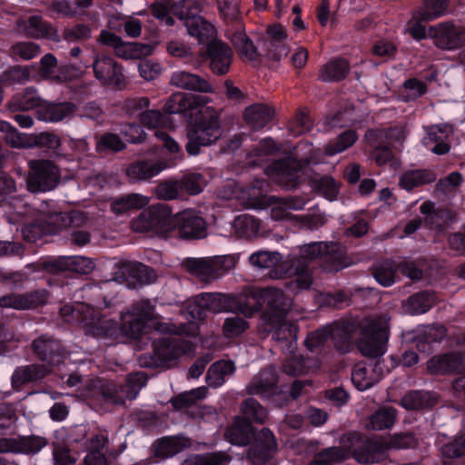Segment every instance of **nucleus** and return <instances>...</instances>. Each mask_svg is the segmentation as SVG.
<instances>
[{"label":"nucleus","instance_id":"28","mask_svg":"<svg viewBox=\"0 0 465 465\" xmlns=\"http://www.w3.org/2000/svg\"><path fill=\"white\" fill-rule=\"evenodd\" d=\"M44 265L51 272L69 270L80 274H87L94 268L92 261L83 256L59 257L45 262Z\"/></svg>","mask_w":465,"mask_h":465},{"label":"nucleus","instance_id":"27","mask_svg":"<svg viewBox=\"0 0 465 465\" xmlns=\"http://www.w3.org/2000/svg\"><path fill=\"white\" fill-rule=\"evenodd\" d=\"M277 380L276 369L274 367L266 368L252 379L246 387V391L250 395L269 397L277 391Z\"/></svg>","mask_w":465,"mask_h":465},{"label":"nucleus","instance_id":"10","mask_svg":"<svg viewBox=\"0 0 465 465\" xmlns=\"http://www.w3.org/2000/svg\"><path fill=\"white\" fill-rule=\"evenodd\" d=\"M356 322L359 323L357 321ZM359 326L361 331L357 347L361 354L370 358H377L383 355L386 351L388 341L387 330L381 322L369 319L358 324Z\"/></svg>","mask_w":465,"mask_h":465},{"label":"nucleus","instance_id":"14","mask_svg":"<svg viewBox=\"0 0 465 465\" xmlns=\"http://www.w3.org/2000/svg\"><path fill=\"white\" fill-rule=\"evenodd\" d=\"M207 235V223L201 213L185 209L175 213L173 237L186 240L203 239Z\"/></svg>","mask_w":465,"mask_h":465},{"label":"nucleus","instance_id":"38","mask_svg":"<svg viewBox=\"0 0 465 465\" xmlns=\"http://www.w3.org/2000/svg\"><path fill=\"white\" fill-rule=\"evenodd\" d=\"M436 180V174L426 169L409 170L404 172L399 179L401 188L410 192L417 187L429 184Z\"/></svg>","mask_w":465,"mask_h":465},{"label":"nucleus","instance_id":"63","mask_svg":"<svg viewBox=\"0 0 465 465\" xmlns=\"http://www.w3.org/2000/svg\"><path fill=\"white\" fill-rule=\"evenodd\" d=\"M40 54V46L33 42H19L10 49V55L22 60H30Z\"/></svg>","mask_w":465,"mask_h":465},{"label":"nucleus","instance_id":"52","mask_svg":"<svg viewBox=\"0 0 465 465\" xmlns=\"http://www.w3.org/2000/svg\"><path fill=\"white\" fill-rule=\"evenodd\" d=\"M236 232L245 238L255 237L260 230V221L253 216L243 214L238 216L234 221Z\"/></svg>","mask_w":465,"mask_h":465},{"label":"nucleus","instance_id":"29","mask_svg":"<svg viewBox=\"0 0 465 465\" xmlns=\"http://www.w3.org/2000/svg\"><path fill=\"white\" fill-rule=\"evenodd\" d=\"M170 84L180 89L199 93L214 92L213 85L206 79L198 74L182 70L172 74Z\"/></svg>","mask_w":465,"mask_h":465},{"label":"nucleus","instance_id":"23","mask_svg":"<svg viewBox=\"0 0 465 465\" xmlns=\"http://www.w3.org/2000/svg\"><path fill=\"white\" fill-rule=\"evenodd\" d=\"M453 134L452 126L447 124L430 125L425 128L422 143L433 153L446 154L450 149V138Z\"/></svg>","mask_w":465,"mask_h":465},{"label":"nucleus","instance_id":"33","mask_svg":"<svg viewBox=\"0 0 465 465\" xmlns=\"http://www.w3.org/2000/svg\"><path fill=\"white\" fill-rule=\"evenodd\" d=\"M165 168L166 164L162 162L137 161L128 166L126 175L132 183L147 181L158 175Z\"/></svg>","mask_w":465,"mask_h":465},{"label":"nucleus","instance_id":"55","mask_svg":"<svg viewBox=\"0 0 465 465\" xmlns=\"http://www.w3.org/2000/svg\"><path fill=\"white\" fill-rule=\"evenodd\" d=\"M447 0H425L419 12V18L424 21H430L441 16L447 10Z\"/></svg>","mask_w":465,"mask_h":465},{"label":"nucleus","instance_id":"57","mask_svg":"<svg viewBox=\"0 0 465 465\" xmlns=\"http://www.w3.org/2000/svg\"><path fill=\"white\" fill-rule=\"evenodd\" d=\"M241 411L250 422L263 423L267 418V412L260 403L252 398L245 400L241 406Z\"/></svg>","mask_w":465,"mask_h":465},{"label":"nucleus","instance_id":"56","mask_svg":"<svg viewBox=\"0 0 465 465\" xmlns=\"http://www.w3.org/2000/svg\"><path fill=\"white\" fill-rule=\"evenodd\" d=\"M278 151L275 142L272 138L262 139L247 155L250 164H261L264 157Z\"/></svg>","mask_w":465,"mask_h":465},{"label":"nucleus","instance_id":"62","mask_svg":"<svg viewBox=\"0 0 465 465\" xmlns=\"http://www.w3.org/2000/svg\"><path fill=\"white\" fill-rule=\"evenodd\" d=\"M190 108L188 94L175 93L172 94L163 105L166 114H181L186 112Z\"/></svg>","mask_w":465,"mask_h":465},{"label":"nucleus","instance_id":"3","mask_svg":"<svg viewBox=\"0 0 465 465\" xmlns=\"http://www.w3.org/2000/svg\"><path fill=\"white\" fill-rule=\"evenodd\" d=\"M357 329L358 323L354 319L335 322L330 326L309 333L304 344L311 352L320 353L328 339L331 338L336 350L341 353H346L352 348V340Z\"/></svg>","mask_w":465,"mask_h":465},{"label":"nucleus","instance_id":"30","mask_svg":"<svg viewBox=\"0 0 465 465\" xmlns=\"http://www.w3.org/2000/svg\"><path fill=\"white\" fill-rule=\"evenodd\" d=\"M276 448V440L269 429H262L258 436L255 445L248 451V459L254 463H264Z\"/></svg>","mask_w":465,"mask_h":465},{"label":"nucleus","instance_id":"42","mask_svg":"<svg viewBox=\"0 0 465 465\" xmlns=\"http://www.w3.org/2000/svg\"><path fill=\"white\" fill-rule=\"evenodd\" d=\"M436 401L433 392L415 391L406 394L401 400V405L406 410H422L432 407Z\"/></svg>","mask_w":465,"mask_h":465},{"label":"nucleus","instance_id":"16","mask_svg":"<svg viewBox=\"0 0 465 465\" xmlns=\"http://www.w3.org/2000/svg\"><path fill=\"white\" fill-rule=\"evenodd\" d=\"M97 41L102 45L112 47L114 54L123 59H141L153 53V46L141 43L124 42L115 34L107 30H102Z\"/></svg>","mask_w":465,"mask_h":465},{"label":"nucleus","instance_id":"31","mask_svg":"<svg viewBox=\"0 0 465 465\" xmlns=\"http://www.w3.org/2000/svg\"><path fill=\"white\" fill-rule=\"evenodd\" d=\"M282 317L281 321L262 322L263 331L272 333V339L277 342L285 343L286 347L292 348V342L296 340V328Z\"/></svg>","mask_w":465,"mask_h":465},{"label":"nucleus","instance_id":"60","mask_svg":"<svg viewBox=\"0 0 465 465\" xmlns=\"http://www.w3.org/2000/svg\"><path fill=\"white\" fill-rule=\"evenodd\" d=\"M125 148V143L118 134L105 133L102 134L96 142L95 149L99 153L112 151L120 152Z\"/></svg>","mask_w":465,"mask_h":465},{"label":"nucleus","instance_id":"48","mask_svg":"<svg viewBox=\"0 0 465 465\" xmlns=\"http://www.w3.org/2000/svg\"><path fill=\"white\" fill-rule=\"evenodd\" d=\"M358 139V134L353 130H346L341 133L338 137L324 146V153L332 156L342 153L352 146Z\"/></svg>","mask_w":465,"mask_h":465},{"label":"nucleus","instance_id":"49","mask_svg":"<svg viewBox=\"0 0 465 465\" xmlns=\"http://www.w3.org/2000/svg\"><path fill=\"white\" fill-rule=\"evenodd\" d=\"M207 395V388L204 386L185 391L171 400L175 410H188L197 404L198 401Z\"/></svg>","mask_w":465,"mask_h":465},{"label":"nucleus","instance_id":"21","mask_svg":"<svg viewBox=\"0 0 465 465\" xmlns=\"http://www.w3.org/2000/svg\"><path fill=\"white\" fill-rule=\"evenodd\" d=\"M47 300L48 292L44 289L25 293L12 292L0 298V307L3 309L25 311L44 305Z\"/></svg>","mask_w":465,"mask_h":465},{"label":"nucleus","instance_id":"41","mask_svg":"<svg viewBox=\"0 0 465 465\" xmlns=\"http://www.w3.org/2000/svg\"><path fill=\"white\" fill-rule=\"evenodd\" d=\"M350 64L346 59L335 58L325 64L320 70V79L323 82H338L349 73Z\"/></svg>","mask_w":465,"mask_h":465},{"label":"nucleus","instance_id":"12","mask_svg":"<svg viewBox=\"0 0 465 465\" xmlns=\"http://www.w3.org/2000/svg\"><path fill=\"white\" fill-rule=\"evenodd\" d=\"M30 174L27 186L31 192H46L55 188L60 182L58 167L48 160L29 162Z\"/></svg>","mask_w":465,"mask_h":465},{"label":"nucleus","instance_id":"9","mask_svg":"<svg viewBox=\"0 0 465 465\" xmlns=\"http://www.w3.org/2000/svg\"><path fill=\"white\" fill-rule=\"evenodd\" d=\"M60 314L66 321H70L68 317L71 315H79L77 319L80 321L82 328L87 335L94 337L113 336L117 330L115 322L102 317L99 312L88 305H81L77 310H74L71 305L66 304L61 307Z\"/></svg>","mask_w":465,"mask_h":465},{"label":"nucleus","instance_id":"26","mask_svg":"<svg viewBox=\"0 0 465 465\" xmlns=\"http://www.w3.org/2000/svg\"><path fill=\"white\" fill-rule=\"evenodd\" d=\"M427 370L433 375L463 372L465 371L464 357L460 353L434 356L428 361Z\"/></svg>","mask_w":465,"mask_h":465},{"label":"nucleus","instance_id":"58","mask_svg":"<svg viewBox=\"0 0 465 465\" xmlns=\"http://www.w3.org/2000/svg\"><path fill=\"white\" fill-rule=\"evenodd\" d=\"M311 360H305L302 355H293L285 360L282 364L283 371L292 376L307 374L311 369Z\"/></svg>","mask_w":465,"mask_h":465},{"label":"nucleus","instance_id":"32","mask_svg":"<svg viewBox=\"0 0 465 465\" xmlns=\"http://www.w3.org/2000/svg\"><path fill=\"white\" fill-rule=\"evenodd\" d=\"M74 110V104L70 102L52 104L44 101L36 111V117L44 122L56 123L71 117Z\"/></svg>","mask_w":465,"mask_h":465},{"label":"nucleus","instance_id":"37","mask_svg":"<svg viewBox=\"0 0 465 465\" xmlns=\"http://www.w3.org/2000/svg\"><path fill=\"white\" fill-rule=\"evenodd\" d=\"M274 111L266 104H255L245 109L244 119L253 130H261L273 118Z\"/></svg>","mask_w":465,"mask_h":465},{"label":"nucleus","instance_id":"39","mask_svg":"<svg viewBox=\"0 0 465 465\" xmlns=\"http://www.w3.org/2000/svg\"><path fill=\"white\" fill-rule=\"evenodd\" d=\"M150 202L149 197L141 193H129L116 198L111 204V210L115 214H123L133 210H139Z\"/></svg>","mask_w":465,"mask_h":465},{"label":"nucleus","instance_id":"2","mask_svg":"<svg viewBox=\"0 0 465 465\" xmlns=\"http://www.w3.org/2000/svg\"><path fill=\"white\" fill-rule=\"evenodd\" d=\"M152 329L161 333L189 334L185 324L162 322L154 312V307L148 301H140L122 314V332L130 339H139Z\"/></svg>","mask_w":465,"mask_h":465},{"label":"nucleus","instance_id":"22","mask_svg":"<svg viewBox=\"0 0 465 465\" xmlns=\"http://www.w3.org/2000/svg\"><path fill=\"white\" fill-rule=\"evenodd\" d=\"M33 350L38 359L50 366L61 363L64 359L65 351L59 341L47 335H42L32 343Z\"/></svg>","mask_w":465,"mask_h":465},{"label":"nucleus","instance_id":"7","mask_svg":"<svg viewBox=\"0 0 465 465\" xmlns=\"http://www.w3.org/2000/svg\"><path fill=\"white\" fill-rule=\"evenodd\" d=\"M175 214L165 203H158L143 210L132 221V228L137 232H151L163 238L173 237Z\"/></svg>","mask_w":465,"mask_h":465},{"label":"nucleus","instance_id":"50","mask_svg":"<svg viewBox=\"0 0 465 465\" xmlns=\"http://www.w3.org/2000/svg\"><path fill=\"white\" fill-rule=\"evenodd\" d=\"M397 265L392 260H385L378 262L373 267V277L382 286L388 287L395 282Z\"/></svg>","mask_w":465,"mask_h":465},{"label":"nucleus","instance_id":"59","mask_svg":"<svg viewBox=\"0 0 465 465\" xmlns=\"http://www.w3.org/2000/svg\"><path fill=\"white\" fill-rule=\"evenodd\" d=\"M183 446L180 440L174 437H166L160 440L154 448V455L162 459H167L180 452Z\"/></svg>","mask_w":465,"mask_h":465},{"label":"nucleus","instance_id":"61","mask_svg":"<svg viewBox=\"0 0 465 465\" xmlns=\"http://www.w3.org/2000/svg\"><path fill=\"white\" fill-rule=\"evenodd\" d=\"M249 328L248 322L239 316L228 317L224 320L223 332L226 338H236Z\"/></svg>","mask_w":465,"mask_h":465},{"label":"nucleus","instance_id":"47","mask_svg":"<svg viewBox=\"0 0 465 465\" xmlns=\"http://www.w3.org/2000/svg\"><path fill=\"white\" fill-rule=\"evenodd\" d=\"M188 270L195 274L201 281L210 282L217 280L210 257L200 259H189Z\"/></svg>","mask_w":465,"mask_h":465},{"label":"nucleus","instance_id":"11","mask_svg":"<svg viewBox=\"0 0 465 465\" xmlns=\"http://www.w3.org/2000/svg\"><path fill=\"white\" fill-rule=\"evenodd\" d=\"M429 36L442 50H455L465 45V24L449 20L429 28Z\"/></svg>","mask_w":465,"mask_h":465},{"label":"nucleus","instance_id":"35","mask_svg":"<svg viewBox=\"0 0 465 465\" xmlns=\"http://www.w3.org/2000/svg\"><path fill=\"white\" fill-rule=\"evenodd\" d=\"M19 28L24 33L34 38H49L57 40L58 35L56 30L48 23H45L38 15H33L26 21L19 22Z\"/></svg>","mask_w":465,"mask_h":465},{"label":"nucleus","instance_id":"53","mask_svg":"<svg viewBox=\"0 0 465 465\" xmlns=\"http://www.w3.org/2000/svg\"><path fill=\"white\" fill-rule=\"evenodd\" d=\"M232 43L239 54L250 61L258 57L256 47L242 31L235 32L232 36Z\"/></svg>","mask_w":465,"mask_h":465},{"label":"nucleus","instance_id":"6","mask_svg":"<svg viewBox=\"0 0 465 465\" xmlns=\"http://www.w3.org/2000/svg\"><path fill=\"white\" fill-rule=\"evenodd\" d=\"M244 302L237 300L232 294L222 292H203L196 295L187 305L185 314L190 321H201L206 316V312H238L242 314Z\"/></svg>","mask_w":465,"mask_h":465},{"label":"nucleus","instance_id":"19","mask_svg":"<svg viewBox=\"0 0 465 465\" xmlns=\"http://www.w3.org/2000/svg\"><path fill=\"white\" fill-rule=\"evenodd\" d=\"M146 381L147 378L143 372L131 373L127 376L125 384L120 389L109 388L103 394L108 402L122 405L126 400L135 399Z\"/></svg>","mask_w":465,"mask_h":465},{"label":"nucleus","instance_id":"13","mask_svg":"<svg viewBox=\"0 0 465 465\" xmlns=\"http://www.w3.org/2000/svg\"><path fill=\"white\" fill-rule=\"evenodd\" d=\"M153 356L158 364L170 367L176 360L193 351V343L176 336H166L153 341Z\"/></svg>","mask_w":465,"mask_h":465},{"label":"nucleus","instance_id":"25","mask_svg":"<svg viewBox=\"0 0 465 465\" xmlns=\"http://www.w3.org/2000/svg\"><path fill=\"white\" fill-rule=\"evenodd\" d=\"M210 67L213 74L223 75L229 72L232 52L231 48L219 40H213L207 45Z\"/></svg>","mask_w":465,"mask_h":465},{"label":"nucleus","instance_id":"44","mask_svg":"<svg viewBox=\"0 0 465 465\" xmlns=\"http://www.w3.org/2000/svg\"><path fill=\"white\" fill-rule=\"evenodd\" d=\"M397 411L392 407H381L369 418L367 428L372 430L391 429L397 420Z\"/></svg>","mask_w":465,"mask_h":465},{"label":"nucleus","instance_id":"64","mask_svg":"<svg viewBox=\"0 0 465 465\" xmlns=\"http://www.w3.org/2000/svg\"><path fill=\"white\" fill-rule=\"evenodd\" d=\"M92 36V29L89 25L77 24L64 29L63 38L70 43L86 41Z\"/></svg>","mask_w":465,"mask_h":465},{"label":"nucleus","instance_id":"8","mask_svg":"<svg viewBox=\"0 0 465 465\" xmlns=\"http://www.w3.org/2000/svg\"><path fill=\"white\" fill-rule=\"evenodd\" d=\"M208 115H203L188 127V143L186 151L191 155H197L202 146L215 143L222 135L219 113L213 107H207Z\"/></svg>","mask_w":465,"mask_h":465},{"label":"nucleus","instance_id":"45","mask_svg":"<svg viewBox=\"0 0 465 465\" xmlns=\"http://www.w3.org/2000/svg\"><path fill=\"white\" fill-rule=\"evenodd\" d=\"M234 364L230 361H218L213 363L206 374V381L209 386L217 388L225 381V377L233 373Z\"/></svg>","mask_w":465,"mask_h":465},{"label":"nucleus","instance_id":"20","mask_svg":"<svg viewBox=\"0 0 465 465\" xmlns=\"http://www.w3.org/2000/svg\"><path fill=\"white\" fill-rule=\"evenodd\" d=\"M260 47L271 59L280 60L286 56L289 49L285 28L278 24L268 26L260 42Z\"/></svg>","mask_w":465,"mask_h":465},{"label":"nucleus","instance_id":"15","mask_svg":"<svg viewBox=\"0 0 465 465\" xmlns=\"http://www.w3.org/2000/svg\"><path fill=\"white\" fill-rule=\"evenodd\" d=\"M185 10H182L179 17L183 20L190 35L197 38L200 43L209 44L214 40V26L206 21L203 17L196 15L200 12V6L197 3H188L183 6Z\"/></svg>","mask_w":465,"mask_h":465},{"label":"nucleus","instance_id":"51","mask_svg":"<svg viewBox=\"0 0 465 465\" xmlns=\"http://www.w3.org/2000/svg\"><path fill=\"white\" fill-rule=\"evenodd\" d=\"M408 132L404 126H396L389 129L388 131L382 130H369L366 133L367 141H371V139H386L388 143L393 144L394 143H398L401 144L403 141L406 139Z\"/></svg>","mask_w":465,"mask_h":465},{"label":"nucleus","instance_id":"46","mask_svg":"<svg viewBox=\"0 0 465 465\" xmlns=\"http://www.w3.org/2000/svg\"><path fill=\"white\" fill-rule=\"evenodd\" d=\"M50 369L43 364H32L17 368L13 376L12 381L15 384L22 385L25 382L37 381L44 378Z\"/></svg>","mask_w":465,"mask_h":465},{"label":"nucleus","instance_id":"24","mask_svg":"<svg viewBox=\"0 0 465 465\" xmlns=\"http://www.w3.org/2000/svg\"><path fill=\"white\" fill-rule=\"evenodd\" d=\"M383 377L381 361L367 365L365 362L357 363L351 372V381L359 391H366L379 382Z\"/></svg>","mask_w":465,"mask_h":465},{"label":"nucleus","instance_id":"18","mask_svg":"<svg viewBox=\"0 0 465 465\" xmlns=\"http://www.w3.org/2000/svg\"><path fill=\"white\" fill-rule=\"evenodd\" d=\"M307 162L288 157L274 162L269 168L270 173L286 189L294 188L303 175V168Z\"/></svg>","mask_w":465,"mask_h":465},{"label":"nucleus","instance_id":"43","mask_svg":"<svg viewBox=\"0 0 465 465\" xmlns=\"http://www.w3.org/2000/svg\"><path fill=\"white\" fill-rule=\"evenodd\" d=\"M226 436L232 444L245 446L252 436V424L245 418H236Z\"/></svg>","mask_w":465,"mask_h":465},{"label":"nucleus","instance_id":"54","mask_svg":"<svg viewBox=\"0 0 465 465\" xmlns=\"http://www.w3.org/2000/svg\"><path fill=\"white\" fill-rule=\"evenodd\" d=\"M232 43L239 54L250 61L258 57L256 47L242 31L235 32L232 36Z\"/></svg>","mask_w":465,"mask_h":465},{"label":"nucleus","instance_id":"1","mask_svg":"<svg viewBox=\"0 0 465 465\" xmlns=\"http://www.w3.org/2000/svg\"><path fill=\"white\" fill-rule=\"evenodd\" d=\"M335 243L315 242L300 246L298 255H289L286 260L278 252L258 251L249 257L250 263L259 269H270V277L282 279L295 277L298 290H308L312 284L311 262L322 260L328 271H339L343 267L342 254Z\"/></svg>","mask_w":465,"mask_h":465},{"label":"nucleus","instance_id":"5","mask_svg":"<svg viewBox=\"0 0 465 465\" xmlns=\"http://www.w3.org/2000/svg\"><path fill=\"white\" fill-rule=\"evenodd\" d=\"M418 439L411 432H400L381 440H365L352 452L353 458L360 463L369 464L384 460L389 450L415 448Z\"/></svg>","mask_w":465,"mask_h":465},{"label":"nucleus","instance_id":"4","mask_svg":"<svg viewBox=\"0 0 465 465\" xmlns=\"http://www.w3.org/2000/svg\"><path fill=\"white\" fill-rule=\"evenodd\" d=\"M251 297L255 301L253 305L244 302L242 314L252 317L254 313L262 311V322L281 321L286 317L292 305V301L283 291L274 287L260 288L252 291Z\"/></svg>","mask_w":465,"mask_h":465},{"label":"nucleus","instance_id":"40","mask_svg":"<svg viewBox=\"0 0 465 465\" xmlns=\"http://www.w3.org/2000/svg\"><path fill=\"white\" fill-rule=\"evenodd\" d=\"M435 301L433 292H420L410 296L403 303V308L406 312L411 315L422 314L430 310L435 304Z\"/></svg>","mask_w":465,"mask_h":465},{"label":"nucleus","instance_id":"36","mask_svg":"<svg viewBox=\"0 0 465 465\" xmlns=\"http://www.w3.org/2000/svg\"><path fill=\"white\" fill-rule=\"evenodd\" d=\"M44 100L34 87H27L22 93L15 94L8 102L10 111H29L39 109Z\"/></svg>","mask_w":465,"mask_h":465},{"label":"nucleus","instance_id":"17","mask_svg":"<svg viewBox=\"0 0 465 465\" xmlns=\"http://www.w3.org/2000/svg\"><path fill=\"white\" fill-rule=\"evenodd\" d=\"M95 78L106 86L121 89L124 86V77L121 67L110 56L97 54L93 62Z\"/></svg>","mask_w":465,"mask_h":465},{"label":"nucleus","instance_id":"34","mask_svg":"<svg viewBox=\"0 0 465 465\" xmlns=\"http://www.w3.org/2000/svg\"><path fill=\"white\" fill-rule=\"evenodd\" d=\"M122 273L126 276L127 286L135 288L137 284H147L154 281L156 274L150 267L139 263H126L122 268Z\"/></svg>","mask_w":465,"mask_h":465}]
</instances>
